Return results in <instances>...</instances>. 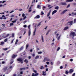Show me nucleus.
Instances as JSON below:
<instances>
[{
  "label": "nucleus",
  "instance_id": "f257e3e1",
  "mask_svg": "<svg viewBox=\"0 0 76 76\" xmlns=\"http://www.w3.org/2000/svg\"><path fill=\"white\" fill-rule=\"evenodd\" d=\"M69 36L70 37H72V38L73 39V37L76 36V34L75 32H71Z\"/></svg>",
  "mask_w": 76,
  "mask_h": 76
},
{
  "label": "nucleus",
  "instance_id": "f03ea898",
  "mask_svg": "<svg viewBox=\"0 0 76 76\" xmlns=\"http://www.w3.org/2000/svg\"><path fill=\"white\" fill-rule=\"evenodd\" d=\"M17 60L18 61H19V62H21L22 64L23 63V58H17Z\"/></svg>",
  "mask_w": 76,
  "mask_h": 76
},
{
  "label": "nucleus",
  "instance_id": "7ed1b4c3",
  "mask_svg": "<svg viewBox=\"0 0 76 76\" xmlns=\"http://www.w3.org/2000/svg\"><path fill=\"white\" fill-rule=\"evenodd\" d=\"M33 72L36 74H34V73H33L32 76H38V73H37V71H36V70H34Z\"/></svg>",
  "mask_w": 76,
  "mask_h": 76
},
{
  "label": "nucleus",
  "instance_id": "20e7f679",
  "mask_svg": "<svg viewBox=\"0 0 76 76\" xmlns=\"http://www.w3.org/2000/svg\"><path fill=\"white\" fill-rule=\"evenodd\" d=\"M17 56H18L17 55L13 54L12 56V58H15Z\"/></svg>",
  "mask_w": 76,
  "mask_h": 76
},
{
  "label": "nucleus",
  "instance_id": "39448f33",
  "mask_svg": "<svg viewBox=\"0 0 76 76\" xmlns=\"http://www.w3.org/2000/svg\"><path fill=\"white\" fill-rule=\"evenodd\" d=\"M68 23H69V25L70 26H71V25H73V21H69L68 22Z\"/></svg>",
  "mask_w": 76,
  "mask_h": 76
},
{
  "label": "nucleus",
  "instance_id": "423d86ee",
  "mask_svg": "<svg viewBox=\"0 0 76 76\" xmlns=\"http://www.w3.org/2000/svg\"><path fill=\"white\" fill-rule=\"evenodd\" d=\"M74 71L73 70V69H71L69 71V73H72Z\"/></svg>",
  "mask_w": 76,
  "mask_h": 76
},
{
  "label": "nucleus",
  "instance_id": "0eeeda50",
  "mask_svg": "<svg viewBox=\"0 0 76 76\" xmlns=\"http://www.w3.org/2000/svg\"><path fill=\"white\" fill-rule=\"evenodd\" d=\"M40 18V16H39V15H38L34 17V19H39Z\"/></svg>",
  "mask_w": 76,
  "mask_h": 76
},
{
  "label": "nucleus",
  "instance_id": "6e6552de",
  "mask_svg": "<svg viewBox=\"0 0 76 76\" xmlns=\"http://www.w3.org/2000/svg\"><path fill=\"white\" fill-rule=\"evenodd\" d=\"M66 11H67V10H65L63 11L61 13V15H63V14H64Z\"/></svg>",
  "mask_w": 76,
  "mask_h": 76
},
{
  "label": "nucleus",
  "instance_id": "1a4fd4ad",
  "mask_svg": "<svg viewBox=\"0 0 76 76\" xmlns=\"http://www.w3.org/2000/svg\"><path fill=\"white\" fill-rule=\"evenodd\" d=\"M9 34H7V35H6L5 36H2V39H3V38H6V37H9Z\"/></svg>",
  "mask_w": 76,
  "mask_h": 76
},
{
  "label": "nucleus",
  "instance_id": "9d476101",
  "mask_svg": "<svg viewBox=\"0 0 76 76\" xmlns=\"http://www.w3.org/2000/svg\"><path fill=\"white\" fill-rule=\"evenodd\" d=\"M61 5H63L64 6L66 5V2H61Z\"/></svg>",
  "mask_w": 76,
  "mask_h": 76
},
{
  "label": "nucleus",
  "instance_id": "9b49d317",
  "mask_svg": "<svg viewBox=\"0 0 76 76\" xmlns=\"http://www.w3.org/2000/svg\"><path fill=\"white\" fill-rule=\"evenodd\" d=\"M68 28H69V27L68 26L65 27L64 28V31H66V30H67V29H68Z\"/></svg>",
  "mask_w": 76,
  "mask_h": 76
},
{
  "label": "nucleus",
  "instance_id": "f8f14e48",
  "mask_svg": "<svg viewBox=\"0 0 76 76\" xmlns=\"http://www.w3.org/2000/svg\"><path fill=\"white\" fill-rule=\"evenodd\" d=\"M57 12V10H55L54 11H53L52 12V15H54V13H56V12Z\"/></svg>",
  "mask_w": 76,
  "mask_h": 76
},
{
  "label": "nucleus",
  "instance_id": "ddd939ff",
  "mask_svg": "<svg viewBox=\"0 0 76 76\" xmlns=\"http://www.w3.org/2000/svg\"><path fill=\"white\" fill-rule=\"evenodd\" d=\"M24 62H25L26 64H27L28 63V60L27 59H26L24 60Z\"/></svg>",
  "mask_w": 76,
  "mask_h": 76
},
{
  "label": "nucleus",
  "instance_id": "4468645a",
  "mask_svg": "<svg viewBox=\"0 0 76 76\" xmlns=\"http://www.w3.org/2000/svg\"><path fill=\"white\" fill-rule=\"evenodd\" d=\"M23 49V46H22L20 47V48L19 50L20 51H22Z\"/></svg>",
  "mask_w": 76,
  "mask_h": 76
},
{
  "label": "nucleus",
  "instance_id": "2eb2a0df",
  "mask_svg": "<svg viewBox=\"0 0 76 76\" xmlns=\"http://www.w3.org/2000/svg\"><path fill=\"white\" fill-rule=\"evenodd\" d=\"M39 68L40 70H42V69H44V67H43V66H42L39 67Z\"/></svg>",
  "mask_w": 76,
  "mask_h": 76
},
{
  "label": "nucleus",
  "instance_id": "dca6fc26",
  "mask_svg": "<svg viewBox=\"0 0 76 76\" xmlns=\"http://www.w3.org/2000/svg\"><path fill=\"white\" fill-rule=\"evenodd\" d=\"M74 15H76V13H74L73 12H72V16H74Z\"/></svg>",
  "mask_w": 76,
  "mask_h": 76
},
{
  "label": "nucleus",
  "instance_id": "f3484780",
  "mask_svg": "<svg viewBox=\"0 0 76 76\" xmlns=\"http://www.w3.org/2000/svg\"><path fill=\"white\" fill-rule=\"evenodd\" d=\"M50 13H51V11H50L49 12V13H48V14L47 15V17H48L50 15Z\"/></svg>",
  "mask_w": 76,
  "mask_h": 76
},
{
  "label": "nucleus",
  "instance_id": "a211bd4d",
  "mask_svg": "<svg viewBox=\"0 0 76 76\" xmlns=\"http://www.w3.org/2000/svg\"><path fill=\"white\" fill-rule=\"evenodd\" d=\"M45 72H44V71H43V74L42 75H43V76H46L47 74L46 73H45Z\"/></svg>",
  "mask_w": 76,
  "mask_h": 76
},
{
  "label": "nucleus",
  "instance_id": "6ab92c4d",
  "mask_svg": "<svg viewBox=\"0 0 76 76\" xmlns=\"http://www.w3.org/2000/svg\"><path fill=\"white\" fill-rule=\"evenodd\" d=\"M19 41V40L18 39H17L16 40V42H15V45H16L17 44L18 42V41Z\"/></svg>",
  "mask_w": 76,
  "mask_h": 76
},
{
  "label": "nucleus",
  "instance_id": "aec40b11",
  "mask_svg": "<svg viewBox=\"0 0 76 76\" xmlns=\"http://www.w3.org/2000/svg\"><path fill=\"white\" fill-rule=\"evenodd\" d=\"M46 60L48 61H50V59L48 58H46Z\"/></svg>",
  "mask_w": 76,
  "mask_h": 76
},
{
  "label": "nucleus",
  "instance_id": "412c9836",
  "mask_svg": "<svg viewBox=\"0 0 76 76\" xmlns=\"http://www.w3.org/2000/svg\"><path fill=\"white\" fill-rule=\"evenodd\" d=\"M7 69V67H5L4 69V71H6V70Z\"/></svg>",
  "mask_w": 76,
  "mask_h": 76
},
{
  "label": "nucleus",
  "instance_id": "4be33fe9",
  "mask_svg": "<svg viewBox=\"0 0 76 76\" xmlns=\"http://www.w3.org/2000/svg\"><path fill=\"white\" fill-rule=\"evenodd\" d=\"M28 34V36H30L31 35V30H29Z\"/></svg>",
  "mask_w": 76,
  "mask_h": 76
},
{
  "label": "nucleus",
  "instance_id": "5701e85b",
  "mask_svg": "<svg viewBox=\"0 0 76 76\" xmlns=\"http://www.w3.org/2000/svg\"><path fill=\"white\" fill-rule=\"evenodd\" d=\"M41 37H42V41L43 42H44V38H43V36H42Z\"/></svg>",
  "mask_w": 76,
  "mask_h": 76
},
{
  "label": "nucleus",
  "instance_id": "b1692460",
  "mask_svg": "<svg viewBox=\"0 0 76 76\" xmlns=\"http://www.w3.org/2000/svg\"><path fill=\"white\" fill-rule=\"evenodd\" d=\"M50 31H51V30H48V31L47 33H46V35H48V33H49V32H50Z\"/></svg>",
  "mask_w": 76,
  "mask_h": 76
},
{
  "label": "nucleus",
  "instance_id": "393cba45",
  "mask_svg": "<svg viewBox=\"0 0 76 76\" xmlns=\"http://www.w3.org/2000/svg\"><path fill=\"white\" fill-rule=\"evenodd\" d=\"M36 32V28H35L34 32H33V35H35V32Z\"/></svg>",
  "mask_w": 76,
  "mask_h": 76
},
{
  "label": "nucleus",
  "instance_id": "a878e982",
  "mask_svg": "<svg viewBox=\"0 0 76 76\" xmlns=\"http://www.w3.org/2000/svg\"><path fill=\"white\" fill-rule=\"evenodd\" d=\"M38 58H39V56H37L35 58V59H38Z\"/></svg>",
  "mask_w": 76,
  "mask_h": 76
},
{
  "label": "nucleus",
  "instance_id": "bb28decb",
  "mask_svg": "<svg viewBox=\"0 0 76 76\" xmlns=\"http://www.w3.org/2000/svg\"><path fill=\"white\" fill-rule=\"evenodd\" d=\"M58 8H59V7H58V6H57L55 7V9H56V10H58Z\"/></svg>",
  "mask_w": 76,
  "mask_h": 76
},
{
  "label": "nucleus",
  "instance_id": "cd10ccee",
  "mask_svg": "<svg viewBox=\"0 0 76 76\" xmlns=\"http://www.w3.org/2000/svg\"><path fill=\"white\" fill-rule=\"evenodd\" d=\"M18 20V19H16V20H13L12 21V22L13 23H15V22H16V20Z\"/></svg>",
  "mask_w": 76,
  "mask_h": 76
},
{
  "label": "nucleus",
  "instance_id": "c85d7f7f",
  "mask_svg": "<svg viewBox=\"0 0 76 76\" xmlns=\"http://www.w3.org/2000/svg\"><path fill=\"white\" fill-rule=\"evenodd\" d=\"M37 8H38V9H40V8H41V7H40V5H37Z\"/></svg>",
  "mask_w": 76,
  "mask_h": 76
},
{
  "label": "nucleus",
  "instance_id": "c756f323",
  "mask_svg": "<svg viewBox=\"0 0 76 76\" xmlns=\"http://www.w3.org/2000/svg\"><path fill=\"white\" fill-rule=\"evenodd\" d=\"M1 45H3L4 44V42H1Z\"/></svg>",
  "mask_w": 76,
  "mask_h": 76
},
{
  "label": "nucleus",
  "instance_id": "7c9ffc66",
  "mask_svg": "<svg viewBox=\"0 0 76 76\" xmlns=\"http://www.w3.org/2000/svg\"><path fill=\"white\" fill-rule=\"evenodd\" d=\"M7 38L6 39L4 40V42H7Z\"/></svg>",
  "mask_w": 76,
  "mask_h": 76
},
{
  "label": "nucleus",
  "instance_id": "2f4dec72",
  "mask_svg": "<svg viewBox=\"0 0 76 76\" xmlns=\"http://www.w3.org/2000/svg\"><path fill=\"white\" fill-rule=\"evenodd\" d=\"M12 37H13L15 36V34H14V33H12Z\"/></svg>",
  "mask_w": 76,
  "mask_h": 76
},
{
  "label": "nucleus",
  "instance_id": "473e14b6",
  "mask_svg": "<svg viewBox=\"0 0 76 76\" xmlns=\"http://www.w3.org/2000/svg\"><path fill=\"white\" fill-rule=\"evenodd\" d=\"M68 73H69V72H68L67 71H66L65 72V74H66V75L68 74Z\"/></svg>",
  "mask_w": 76,
  "mask_h": 76
},
{
  "label": "nucleus",
  "instance_id": "72a5a7b5",
  "mask_svg": "<svg viewBox=\"0 0 76 76\" xmlns=\"http://www.w3.org/2000/svg\"><path fill=\"white\" fill-rule=\"evenodd\" d=\"M20 70H25V68H23L20 69Z\"/></svg>",
  "mask_w": 76,
  "mask_h": 76
},
{
  "label": "nucleus",
  "instance_id": "f704fd0d",
  "mask_svg": "<svg viewBox=\"0 0 76 76\" xmlns=\"http://www.w3.org/2000/svg\"><path fill=\"white\" fill-rule=\"evenodd\" d=\"M60 36L58 37L57 38V39L58 40H59V39H60Z\"/></svg>",
  "mask_w": 76,
  "mask_h": 76
},
{
  "label": "nucleus",
  "instance_id": "c9c22d12",
  "mask_svg": "<svg viewBox=\"0 0 76 76\" xmlns=\"http://www.w3.org/2000/svg\"><path fill=\"white\" fill-rule=\"evenodd\" d=\"M60 49V47H58L57 48V51H59V50Z\"/></svg>",
  "mask_w": 76,
  "mask_h": 76
},
{
  "label": "nucleus",
  "instance_id": "e433bc0d",
  "mask_svg": "<svg viewBox=\"0 0 76 76\" xmlns=\"http://www.w3.org/2000/svg\"><path fill=\"white\" fill-rule=\"evenodd\" d=\"M10 26H12V25H13V23H11L10 24Z\"/></svg>",
  "mask_w": 76,
  "mask_h": 76
},
{
  "label": "nucleus",
  "instance_id": "4c0bfd02",
  "mask_svg": "<svg viewBox=\"0 0 76 76\" xmlns=\"http://www.w3.org/2000/svg\"><path fill=\"white\" fill-rule=\"evenodd\" d=\"M3 50H5V51H6V50H7V48H3Z\"/></svg>",
  "mask_w": 76,
  "mask_h": 76
},
{
  "label": "nucleus",
  "instance_id": "58836bf2",
  "mask_svg": "<svg viewBox=\"0 0 76 76\" xmlns=\"http://www.w3.org/2000/svg\"><path fill=\"white\" fill-rule=\"evenodd\" d=\"M10 18H13L14 17V15H11V16H10Z\"/></svg>",
  "mask_w": 76,
  "mask_h": 76
},
{
  "label": "nucleus",
  "instance_id": "ea45409f",
  "mask_svg": "<svg viewBox=\"0 0 76 76\" xmlns=\"http://www.w3.org/2000/svg\"><path fill=\"white\" fill-rule=\"evenodd\" d=\"M40 25H41V22L39 23L37 25V26H39Z\"/></svg>",
  "mask_w": 76,
  "mask_h": 76
},
{
  "label": "nucleus",
  "instance_id": "a19ab883",
  "mask_svg": "<svg viewBox=\"0 0 76 76\" xmlns=\"http://www.w3.org/2000/svg\"><path fill=\"white\" fill-rule=\"evenodd\" d=\"M70 4H69L66 7V8H68V7H70Z\"/></svg>",
  "mask_w": 76,
  "mask_h": 76
},
{
  "label": "nucleus",
  "instance_id": "79ce46f5",
  "mask_svg": "<svg viewBox=\"0 0 76 76\" xmlns=\"http://www.w3.org/2000/svg\"><path fill=\"white\" fill-rule=\"evenodd\" d=\"M22 16V17H25V14L24 13H23Z\"/></svg>",
  "mask_w": 76,
  "mask_h": 76
},
{
  "label": "nucleus",
  "instance_id": "37998d69",
  "mask_svg": "<svg viewBox=\"0 0 76 76\" xmlns=\"http://www.w3.org/2000/svg\"><path fill=\"white\" fill-rule=\"evenodd\" d=\"M60 69H63V66H60Z\"/></svg>",
  "mask_w": 76,
  "mask_h": 76
},
{
  "label": "nucleus",
  "instance_id": "c03bdc74",
  "mask_svg": "<svg viewBox=\"0 0 76 76\" xmlns=\"http://www.w3.org/2000/svg\"><path fill=\"white\" fill-rule=\"evenodd\" d=\"M28 46H29V45H26V49H27V48H28Z\"/></svg>",
  "mask_w": 76,
  "mask_h": 76
},
{
  "label": "nucleus",
  "instance_id": "a18cd8bd",
  "mask_svg": "<svg viewBox=\"0 0 76 76\" xmlns=\"http://www.w3.org/2000/svg\"><path fill=\"white\" fill-rule=\"evenodd\" d=\"M30 26H31V25H29L28 26V29H30V28H30Z\"/></svg>",
  "mask_w": 76,
  "mask_h": 76
},
{
  "label": "nucleus",
  "instance_id": "49530a36",
  "mask_svg": "<svg viewBox=\"0 0 76 76\" xmlns=\"http://www.w3.org/2000/svg\"><path fill=\"white\" fill-rule=\"evenodd\" d=\"M26 16H25L24 17V18H23V20H25V19H26Z\"/></svg>",
  "mask_w": 76,
  "mask_h": 76
},
{
  "label": "nucleus",
  "instance_id": "de8ad7c7",
  "mask_svg": "<svg viewBox=\"0 0 76 76\" xmlns=\"http://www.w3.org/2000/svg\"><path fill=\"white\" fill-rule=\"evenodd\" d=\"M45 60H46V58H45L44 59V60L43 61H44V62H45Z\"/></svg>",
  "mask_w": 76,
  "mask_h": 76
},
{
  "label": "nucleus",
  "instance_id": "09e8293b",
  "mask_svg": "<svg viewBox=\"0 0 76 76\" xmlns=\"http://www.w3.org/2000/svg\"><path fill=\"white\" fill-rule=\"evenodd\" d=\"M76 19H75L74 20V23H76Z\"/></svg>",
  "mask_w": 76,
  "mask_h": 76
},
{
  "label": "nucleus",
  "instance_id": "8fccbe9b",
  "mask_svg": "<svg viewBox=\"0 0 76 76\" xmlns=\"http://www.w3.org/2000/svg\"><path fill=\"white\" fill-rule=\"evenodd\" d=\"M38 54H42V52H38Z\"/></svg>",
  "mask_w": 76,
  "mask_h": 76
},
{
  "label": "nucleus",
  "instance_id": "3c124183",
  "mask_svg": "<svg viewBox=\"0 0 76 76\" xmlns=\"http://www.w3.org/2000/svg\"><path fill=\"white\" fill-rule=\"evenodd\" d=\"M20 73L21 75H22V74H23V72L22 71L20 72Z\"/></svg>",
  "mask_w": 76,
  "mask_h": 76
},
{
  "label": "nucleus",
  "instance_id": "603ef678",
  "mask_svg": "<svg viewBox=\"0 0 76 76\" xmlns=\"http://www.w3.org/2000/svg\"><path fill=\"white\" fill-rule=\"evenodd\" d=\"M13 61H11L10 63V64H13Z\"/></svg>",
  "mask_w": 76,
  "mask_h": 76
},
{
  "label": "nucleus",
  "instance_id": "864d4df0",
  "mask_svg": "<svg viewBox=\"0 0 76 76\" xmlns=\"http://www.w3.org/2000/svg\"><path fill=\"white\" fill-rule=\"evenodd\" d=\"M75 73H74L72 74V76H75Z\"/></svg>",
  "mask_w": 76,
  "mask_h": 76
},
{
  "label": "nucleus",
  "instance_id": "5fc2aeb1",
  "mask_svg": "<svg viewBox=\"0 0 76 76\" xmlns=\"http://www.w3.org/2000/svg\"><path fill=\"white\" fill-rule=\"evenodd\" d=\"M13 41H14V39H13L11 41V44H12L13 42Z\"/></svg>",
  "mask_w": 76,
  "mask_h": 76
},
{
  "label": "nucleus",
  "instance_id": "6e6d98bb",
  "mask_svg": "<svg viewBox=\"0 0 76 76\" xmlns=\"http://www.w3.org/2000/svg\"><path fill=\"white\" fill-rule=\"evenodd\" d=\"M46 63L47 64H48H48H50V62H47Z\"/></svg>",
  "mask_w": 76,
  "mask_h": 76
},
{
  "label": "nucleus",
  "instance_id": "4d7b16f0",
  "mask_svg": "<svg viewBox=\"0 0 76 76\" xmlns=\"http://www.w3.org/2000/svg\"><path fill=\"white\" fill-rule=\"evenodd\" d=\"M72 4H73L74 6H76V3H74Z\"/></svg>",
  "mask_w": 76,
  "mask_h": 76
},
{
  "label": "nucleus",
  "instance_id": "13d9d810",
  "mask_svg": "<svg viewBox=\"0 0 76 76\" xmlns=\"http://www.w3.org/2000/svg\"><path fill=\"white\" fill-rule=\"evenodd\" d=\"M65 57H66V56H63L62 58H65Z\"/></svg>",
  "mask_w": 76,
  "mask_h": 76
},
{
  "label": "nucleus",
  "instance_id": "bf43d9fd",
  "mask_svg": "<svg viewBox=\"0 0 76 76\" xmlns=\"http://www.w3.org/2000/svg\"><path fill=\"white\" fill-rule=\"evenodd\" d=\"M14 12V11L12 10L11 12H10V13H12V12Z\"/></svg>",
  "mask_w": 76,
  "mask_h": 76
},
{
  "label": "nucleus",
  "instance_id": "052dcab7",
  "mask_svg": "<svg viewBox=\"0 0 76 76\" xmlns=\"http://www.w3.org/2000/svg\"><path fill=\"white\" fill-rule=\"evenodd\" d=\"M73 1V0H69V2H72Z\"/></svg>",
  "mask_w": 76,
  "mask_h": 76
},
{
  "label": "nucleus",
  "instance_id": "680f3d73",
  "mask_svg": "<svg viewBox=\"0 0 76 76\" xmlns=\"http://www.w3.org/2000/svg\"><path fill=\"white\" fill-rule=\"evenodd\" d=\"M66 2H69V0H66Z\"/></svg>",
  "mask_w": 76,
  "mask_h": 76
},
{
  "label": "nucleus",
  "instance_id": "e2e57ef3",
  "mask_svg": "<svg viewBox=\"0 0 76 76\" xmlns=\"http://www.w3.org/2000/svg\"><path fill=\"white\" fill-rule=\"evenodd\" d=\"M50 64H51V65H53V62H51L50 63Z\"/></svg>",
  "mask_w": 76,
  "mask_h": 76
},
{
  "label": "nucleus",
  "instance_id": "0e129e2a",
  "mask_svg": "<svg viewBox=\"0 0 76 76\" xmlns=\"http://www.w3.org/2000/svg\"><path fill=\"white\" fill-rule=\"evenodd\" d=\"M24 28H26V25H24Z\"/></svg>",
  "mask_w": 76,
  "mask_h": 76
},
{
  "label": "nucleus",
  "instance_id": "69168bd1",
  "mask_svg": "<svg viewBox=\"0 0 76 76\" xmlns=\"http://www.w3.org/2000/svg\"><path fill=\"white\" fill-rule=\"evenodd\" d=\"M32 56L33 57H35V54H33L32 55Z\"/></svg>",
  "mask_w": 76,
  "mask_h": 76
},
{
  "label": "nucleus",
  "instance_id": "338daca9",
  "mask_svg": "<svg viewBox=\"0 0 76 76\" xmlns=\"http://www.w3.org/2000/svg\"><path fill=\"white\" fill-rule=\"evenodd\" d=\"M41 15H44V12H41Z\"/></svg>",
  "mask_w": 76,
  "mask_h": 76
},
{
  "label": "nucleus",
  "instance_id": "774afa93",
  "mask_svg": "<svg viewBox=\"0 0 76 76\" xmlns=\"http://www.w3.org/2000/svg\"><path fill=\"white\" fill-rule=\"evenodd\" d=\"M70 61H73V59H70Z\"/></svg>",
  "mask_w": 76,
  "mask_h": 76
}]
</instances>
